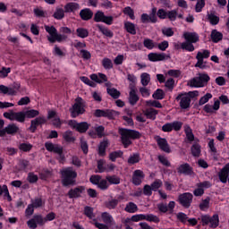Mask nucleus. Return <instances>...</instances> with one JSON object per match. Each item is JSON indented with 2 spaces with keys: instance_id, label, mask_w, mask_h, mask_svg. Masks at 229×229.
Masks as SVG:
<instances>
[{
  "instance_id": "obj_1",
  "label": "nucleus",
  "mask_w": 229,
  "mask_h": 229,
  "mask_svg": "<svg viewBox=\"0 0 229 229\" xmlns=\"http://www.w3.org/2000/svg\"><path fill=\"white\" fill-rule=\"evenodd\" d=\"M119 133L122 139V144L123 148H128L131 144V139H140L141 135L140 132L134 131V130H128V129H120Z\"/></svg>"
},
{
  "instance_id": "obj_2",
  "label": "nucleus",
  "mask_w": 229,
  "mask_h": 229,
  "mask_svg": "<svg viewBox=\"0 0 229 229\" xmlns=\"http://www.w3.org/2000/svg\"><path fill=\"white\" fill-rule=\"evenodd\" d=\"M62 183L64 187L74 185L76 183V176L78 174L71 167L63 168L60 171Z\"/></svg>"
},
{
  "instance_id": "obj_3",
  "label": "nucleus",
  "mask_w": 229,
  "mask_h": 229,
  "mask_svg": "<svg viewBox=\"0 0 229 229\" xmlns=\"http://www.w3.org/2000/svg\"><path fill=\"white\" fill-rule=\"evenodd\" d=\"M210 81V76L207 73H199L197 77L191 79L188 85L190 87L201 88L205 87Z\"/></svg>"
},
{
  "instance_id": "obj_4",
  "label": "nucleus",
  "mask_w": 229,
  "mask_h": 229,
  "mask_svg": "<svg viewBox=\"0 0 229 229\" xmlns=\"http://www.w3.org/2000/svg\"><path fill=\"white\" fill-rule=\"evenodd\" d=\"M87 217L90 219V223L92 225H95L96 228L98 229H110L106 224H101L98 222V219H99V214L94 212V208L88 207L87 208Z\"/></svg>"
},
{
  "instance_id": "obj_5",
  "label": "nucleus",
  "mask_w": 229,
  "mask_h": 229,
  "mask_svg": "<svg viewBox=\"0 0 229 229\" xmlns=\"http://www.w3.org/2000/svg\"><path fill=\"white\" fill-rule=\"evenodd\" d=\"M45 30L50 35L47 38L52 44H54V42H62V40H65V38H67V37L58 34L56 29L53 26H45Z\"/></svg>"
},
{
  "instance_id": "obj_6",
  "label": "nucleus",
  "mask_w": 229,
  "mask_h": 229,
  "mask_svg": "<svg viewBox=\"0 0 229 229\" xmlns=\"http://www.w3.org/2000/svg\"><path fill=\"white\" fill-rule=\"evenodd\" d=\"M202 225H208L210 228H217L219 226V215L215 214L212 216L204 215L201 216Z\"/></svg>"
},
{
  "instance_id": "obj_7",
  "label": "nucleus",
  "mask_w": 229,
  "mask_h": 229,
  "mask_svg": "<svg viewBox=\"0 0 229 229\" xmlns=\"http://www.w3.org/2000/svg\"><path fill=\"white\" fill-rule=\"evenodd\" d=\"M204 58H210L209 50L203 49L197 53V55H196L197 63L195 64V67H199V69H205L207 65L205 64V61H203Z\"/></svg>"
},
{
  "instance_id": "obj_8",
  "label": "nucleus",
  "mask_w": 229,
  "mask_h": 229,
  "mask_svg": "<svg viewBox=\"0 0 229 229\" xmlns=\"http://www.w3.org/2000/svg\"><path fill=\"white\" fill-rule=\"evenodd\" d=\"M95 117H107V119H115L119 112L112 109H97L94 112Z\"/></svg>"
},
{
  "instance_id": "obj_9",
  "label": "nucleus",
  "mask_w": 229,
  "mask_h": 229,
  "mask_svg": "<svg viewBox=\"0 0 229 229\" xmlns=\"http://www.w3.org/2000/svg\"><path fill=\"white\" fill-rule=\"evenodd\" d=\"M70 112L72 114V117H78L80 114L85 113V107L83 106V99L77 98L75 100V104L72 106V108H70Z\"/></svg>"
},
{
  "instance_id": "obj_10",
  "label": "nucleus",
  "mask_w": 229,
  "mask_h": 229,
  "mask_svg": "<svg viewBox=\"0 0 229 229\" xmlns=\"http://www.w3.org/2000/svg\"><path fill=\"white\" fill-rule=\"evenodd\" d=\"M176 101H179L180 107L182 110H187L191 107V96L187 93H181L176 97Z\"/></svg>"
},
{
  "instance_id": "obj_11",
  "label": "nucleus",
  "mask_w": 229,
  "mask_h": 229,
  "mask_svg": "<svg viewBox=\"0 0 229 229\" xmlns=\"http://www.w3.org/2000/svg\"><path fill=\"white\" fill-rule=\"evenodd\" d=\"M45 148L50 153H56L57 155H59L60 162H62V160H64V155H62V153H64V148H62V146H60L58 144H54L52 142H47L45 144Z\"/></svg>"
},
{
  "instance_id": "obj_12",
  "label": "nucleus",
  "mask_w": 229,
  "mask_h": 229,
  "mask_svg": "<svg viewBox=\"0 0 229 229\" xmlns=\"http://www.w3.org/2000/svg\"><path fill=\"white\" fill-rule=\"evenodd\" d=\"M194 196H192V193H182L179 195V203L182 205V207H184V208H189L191 207V204L192 203V199Z\"/></svg>"
},
{
  "instance_id": "obj_13",
  "label": "nucleus",
  "mask_w": 229,
  "mask_h": 229,
  "mask_svg": "<svg viewBox=\"0 0 229 229\" xmlns=\"http://www.w3.org/2000/svg\"><path fill=\"white\" fill-rule=\"evenodd\" d=\"M95 22H105V24H108L110 26L112 22H114V18L112 16H106L103 12H97L94 16Z\"/></svg>"
},
{
  "instance_id": "obj_14",
  "label": "nucleus",
  "mask_w": 229,
  "mask_h": 229,
  "mask_svg": "<svg viewBox=\"0 0 229 229\" xmlns=\"http://www.w3.org/2000/svg\"><path fill=\"white\" fill-rule=\"evenodd\" d=\"M155 140L157 141V144L161 151H164L165 153L171 152V148L169 147V143L167 142V140H165V138L156 136Z\"/></svg>"
},
{
  "instance_id": "obj_15",
  "label": "nucleus",
  "mask_w": 229,
  "mask_h": 229,
  "mask_svg": "<svg viewBox=\"0 0 229 229\" xmlns=\"http://www.w3.org/2000/svg\"><path fill=\"white\" fill-rule=\"evenodd\" d=\"M68 125L71 126L72 130L79 131V133H85V131H87V123H78V122L74 120H70Z\"/></svg>"
},
{
  "instance_id": "obj_16",
  "label": "nucleus",
  "mask_w": 229,
  "mask_h": 229,
  "mask_svg": "<svg viewBox=\"0 0 229 229\" xmlns=\"http://www.w3.org/2000/svg\"><path fill=\"white\" fill-rule=\"evenodd\" d=\"M177 173L179 174H184L185 176H192V174H194V171L192 170L191 165L188 163L180 165L177 167Z\"/></svg>"
},
{
  "instance_id": "obj_17",
  "label": "nucleus",
  "mask_w": 229,
  "mask_h": 229,
  "mask_svg": "<svg viewBox=\"0 0 229 229\" xmlns=\"http://www.w3.org/2000/svg\"><path fill=\"white\" fill-rule=\"evenodd\" d=\"M148 58L149 62H164V60H167L169 56L165 55V53H149L148 55Z\"/></svg>"
},
{
  "instance_id": "obj_18",
  "label": "nucleus",
  "mask_w": 229,
  "mask_h": 229,
  "mask_svg": "<svg viewBox=\"0 0 229 229\" xmlns=\"http://www.w3.org/2000/svg\"><path fill=\"white\" fill-rule=\"evenodd\" d=\"M229 176V163H227L218 173V178L222 183L228 182Z\"/></svg>"
},
{
  "instance_id": "obj_19",
  "label": "nucleus",
  "mask_w": 229,
  "mask_h": 229,
  "mask_svg": "<svg viewBox=\"0 0 229 229\" xmlns=\"http://www.w3.org/2000/svg\"><path fill=\"white\" fill-rule=\"evenodd\" d=\"M144 172L141 170H135L132 175V183L134 185H140L144 180Z\"/></svg>"
},
{
  "instance_id": "obj_20",
  "label": "nucleus",
  "mask_w": 229,
  "mask_h": 229,
  "mask_svg": "<svg viewBox=\"0 0 229 229\" xmlns=\"http://www.w3.org/2000/svg\"><path fill=\"white\" fill-rule=\"evenodd\" d=\"M182 37L186 42H191L192 44L199 42V36L196 32H184Z\"/></svg>"
},
{
  "instance_id": "obj_21",
  "label": "nucleus",
  "mask_w": 229,
  "mask_h": 229,
  "mask_svg": "<svg viewBox=\"0 0 229 229\" xmlns=\"http://www.w3.org/2000/svg\"><path fill=\"white\" fill-rule=\"evenodd\" d=\"M19 126H17L15 123H11L4 129V137L6 135V133L7 135H15L16 133H19Z\"/></svg>"
},
{
  "instance_id": "obj_22",
  "label": "nucleus",
  "mask_w": 229,
  "mask_h": 229,
  "mask_svg": "<svg viewBox=\"0 0 229 229\" xmlns=\"http://www.w3.org/2000/svg\"><path fill=\"white\" fill-rule=\"evenodd\" d=\"M140 97L137 95V90L135 88H131V90L129 92V103L131 105V106H135L137 103L139 102Z\"/></svg>"
},
{
  "instance_id": "obj_23",
  "label": "nucleus",
  "mask_w": 229,
  "mask_h": 229,
  "mask_svg": "<svg viewBox=\"0 0 229 229\" xmlns=\"http://www.w3.org/2000/svg\"><path fill=\"white\" fill-rule=\"evenodd\" d=\"M143 114L147 119H151V121H155L157 119V115H158V110L149 107L143 111Z\"/></svg>"
},
{
  "instance_id": "obj_24",
  "label": "nucleus",
  "mask_w": 229,
  "mask_h": 229,
  "mask_svg": "<svg viewBox=\"0 0 229 229\" xmlns=\"http://www.w3.org/2000/svg\"><path fill=\"white\" fill-rule=\"evenodd\" d=\"M81 194H85V187L80 186L68 192L69 198H80Z\"/></svg>"
},
{
  "instance_id": "obj_25",
  "label": "nucleus",
  "mask_w": 229,
  "mask_h": 229,
  "mask_svg": "<svg viewBox=\"0 0 229 229\" xmlns=\"http://www.w3.org/2000/svg\"><path fill=\"white\" fill-rule=\"evenodd\" d=\"M140 21L142 24H148L149 22L155 24L158 21V19L157 18V16H151V14L142 13L140 16Z\"/></svg>"
},
{
  "instance_id": "obj_26",
  "label": "nucleus",
  "mask_w": 229,
  "mask_h": 229,
  "mask_svg": "<svg viewBox=\"0 0 229 229\" xmlns=\"http://www.w3.org/2000/svg\"><path fill=\"white\" fill-rule=\"evenodd\" d=\"M123 26L127 33H130V35H137V26L135 23L131 21H124Z\"/></svg>"
},
{
  "instance_id": "obj_27",
  "label": "nucleus",
  "mask_w": 229,
  "mask_h": 229,
  "mask_svg": "<svg viewBox=\"0 0 229 229\" xmlns=\"http://www.w3.org/2000/svg\"><path fill=\"white\" fill-rule=\"evenodd\" d=\"M90 79L92 81H96V83H105L108 81V78L104 73H93L90 75Z\"/></svg>"
},
{
  "instance_id": "obj_28",
  "label": "nucleus",
  "mask_w": 229,
  "mask_h": 229,
  "mask_svg": "<svg viewBox=\"0 0 229 229\" xmlns=\"http://www.w3.org/2000/svg\"><path fill=\"white\" fill-rule=\"evenodd\" d=\"M95 131L97 134L94 131H89V135L93 139H96V137H98L99 139L105 137V127L102 125L96 127Z\"/></svg>"
},
{
  "instance_id": "obj_29",
  "label": "nucleus",
  "mask_w": 229,
  "mask_h": 229,
  "mask_svg": "<svg viewBox=\"0 0 229 229\" xmlns=\"http://www.w3.org/2000/svg\"><path fill=\"white\" fill-rule=\"evenodd\" d=\"M97 28H98L100 33H102V35H104L105 37H107V38H112L114 37V32L108 28L103 25H97Z\"/></svg>"
},
{
  "instance_id": "obj_30",
  "label": "nucleus",
  "mask_w": 229,
  "mask_h": 229,
  "mask_svg": "<svg viewBox=\"0 0 229 229\" xmlns=\"http://www.w3.org/2000/svg\"><path fill=\"white\" fill-rule=\"evenodd\" d=\"M151 82V75L148 72H143L140 74V83L142 87H148Z\"/></svg>"
},
{
  "instance_id": "obj_31",
  "label": "nucleus",
  "mask_w": 229,
  "mask_h": 229,
  "mask_svg": "<svg viewBox=\"0 0 229 229\" xmlns=\"http://www.w3.org/2000/svg\"><path fill=\"white\" fill-rule=\"evenodd\" d=\"M124 210L128 214H135V212H139V207L133 202H129L126 204Z\"/></svg>"
},
{
  "instance_id": "obj_32",
  "label": "nucleus",
  "mask_w": 229,
  "mask_h": 229,
  "mask_svg": "<svg viewBox=\"0 0 229 229\" xmlns=\"http://www.w3.org/2000/svg\"><path fill=\"white\" fill-rule=\"evenodd\" d=\"M108 141L107 140H104L102 142H100L98 147V155L100 157H105L106 155V148H108Z\"/></svg>"
},
{
  "instance_id": "obj_33",
  "label": "nucleus",
  "mask_w": 229,
  "mask_h": 229,
  "mask_svg": "<svg viewBox=\"0 0 229 229\" xmlns=\"http://www.w3.org/2000/svg\"><path fill=\"white\" fill-rule=\"evenodd\" d=\"M40 112L36 109H30L24 112V119H34V117H38Z\"/></svg>"
},
{
  "instance_id": "obj_34",
  "label": "nucleus",
  "mask_w": 229,
  "mask_h": 229,
  "mask_svg": "<svg viewBox=\"0 0 229 229\" xmlns=\"http://www.w3.org/2000/svg\"><path fill=\"white\" fill-rule=\"evenodd\" d=\"M130 221H132L133 223H139V221H146V215L145 214H138L134 215L130 218H127L125 220V223H130Z\"/></svg>"
},
{
  "instance_id": "obj_35",
  "label": "nucleus",
  "mask_w": 229,
  "mask_h": 229,
  "mask_svg": "<svg viewBox=\"0 0 229 229\" xmlns=\"http://www.w3.org/2000/svg\"><path fill=\"white\" fill-rule=\"evenodd\" d=\"M211 39L213 42L217 44V42H219L220 40H223V33L217 31L216 30H212Z\"/></svg>"
},
{
  "instance_id": "obj_36",
  "label": "nucleus",
  "mask_w": 229,
  "mask_h": 229,
  "mask_svg": "<svg viewBox=\"0 0 229 229\" xmlns=\"http://www.w3.org/2000/svg\"><path fill=\"white\" fill-rule=\"evenodd\" d=\"M3 194L5 199L12 201V196H10V191H8V186H0V196H3Z\"/></svg>"
},
{
  "instance_id": "obj_37",
  "label": "nucleus",
  "mask_w": 229,
  "mask_h": 229,
  "mask_svg": "<svg viewBox=\"0 0 229 229\" xmlns=\"http://www.w3.org/2000/svg\"><path fill=\"white\" fill-rule=\"evenodd\" d=\"M208 21L212 26H217V24H219V17L215 15L214 13H208Z\"/></svg>"
},
{
  "instance_id": "obj_38",
  "label": "nucleus",
  "mask_w": 229,
  "mask_h": 229,
  "mask_svg": "<svg viewBox=\"0 0 229 229\" xmlns=\"http://www.w3.org/2000/svg\"><path fill=\"white\" fill-rule=\"evenodd\" d=\"M143 46L147 49L151 50V49H155V47H157V45L155 41H153V39L145 38L143 41Z\"/></svg>"
},
{
  "instance_id": "obj_39",
  "label": "nucleus",
  "mask_w": 229,
  "mask_h": 229,
  "mask_svg": "<svg viewBox=\"0 0 229 229\" xmlns=\"http://www.w3.org/2000/svg\"><path fill=\"white\" fill-rule=\"evenodd\" d=\"M101 217L103 223H105L106 225H112V223L114 222V217L109 213H102Z\"/></svg>"
},
{
  "instance_id": "obj_40",
  "label": "nucleus",
  "mask_w": 229,
  "mask_h": 229,
  "mask_svg": "<svg viewBox=\"0 0 229 229\" xmlns=\"http://www.w3.org/2000/svg\"><path fill=\"white\" fill-rule=\"evenodd\" d=\"M107 94L113 98V99H119L121 92L115 88H107Z\"/></svg>"
},
{
  "instance_id": "obj_41",
  "label": "nucleus",
  "mask_w": 229,
  "mask_h": 229,
  "mask_svg": "<svg viewBox=\"0 0 229 229\" xmlns=\"http://www.w3.org/2000/svg\"><path fill=\"white\" fill-rule=\"evenodd\" d=\"M65 12H76V10H80V5L76 3H69L64 6Z\"/></svg>"
},
{
  "instance_id": "obj_42",
  "label": "nucleus",
  "mask_w": 229,
  "mask_h": 229,
  "mask_svg": "<svg viewBox=\"0 0 229 229\" xmlns=\"http://www.w3.org/2000/svg\"><path fill=\"white\" fill-rule=\"evenodd\" d=\"M191 155L193 157H199L201 155V147L199 144L195 143L191 146Z\"/></svg>"
},
{
  "instance_id": "obj_43",
  "label": "nucleus",
  "mask_w": 229,
  "mask_h": 229,
  "mask_svg": "<svg viewBox=\"0 0 229 229\" xmlns=\"http://www.w3.org/2000/svg\"><path fill=\"white\" fill-rule=\"evenodd\" d=\"M102 65L104 69H106V70L114 69V64L112 63V59L108 57H105L102 60Z\"/></svg>"
},
{
  "instance_id": "obj_44",
  "label": "nucleus",
  "mask_w": 229,
  "mask_h": 229,
  "mask_svg": "<svg viewBox=\"0 0 229 229\" xmlns=\"http://www.w3.org/2000/svg\"><path fill=\"white\" fill-rule=\"evenodd\" d=\"M181 47L185 51H189V53H192V51H194L195 49L194 45H192V43L189 41L181 43Z\"/></svg>"
},
{
  "instance_id": "obj_45",
  "label": "nucleus",
  "mask_w": 229,
  "mask_h": 229,
  "mask_svg": "<svg viewBox=\"0 0 229 229\" xmlns=\"http://www.w3.org/2000/svg\"><path fill=\"white\" fill-rule=\"evenodd\" d=\"M123 155V153L122 150L111 152L109 154V159L111 160V162H115V160H117V158H121Z\"/></svg>"
},
{
  "instance_id": "obj_46",
  "label": "nucleus",
  "mask_w": 229,
  "mask_h": 229,
  "mask_svg": "<svg viewBox=\"0 0 229 229\" xmlns=\"http://www.w3.org/2000/svg\"><path fill=\"white\" fill-rule=\"evenodd\" d=\"M106 180L111 185H119V183H121V178L116 175L106 176Z\"/></svg>"
},
{
  "instance_id": "obj_47",
  "label": "nucleus",
  "mask_w": 229,
  "mask_h": 229,
  "mask_svg": "<svg viewBox=\"0 0 229 229\" xmlns=\"http://www.w3.org/2000/svg\"><path fill=\"white\" fill-rule=\"evenodd\" d=\"M63 138L66 142H74V140H76V138H74V136H72V131H66L63 134Z\"/></svg>"
},
{
  "instance_id": "obj_48",
  "label": "nucleus",
  "mask_w": 229,
  "mask_h": 229,
  "mask_svg": "<svg viewBox=\"0 0 229 229\" xmlns=\"http://www.w3.org/2000/svg\"><path fill=\"white\" fill-rule=\"evenodd\" d=\"M123 13H124V15H128V17H130L131 21H135V12L133 11V9H131V7H125Z\"/></svg>"
},
{
  "instance_id": "obj_49",
  "label": "nucleus",
  "mask_w": 229,
  "mask_h": 229,
  "mask_svg": "<svg viewBox=\"0 0 229 229\" xmlns=\"http://www.w3.org/2000/svg\"><path fill=\"white\" fill-rule=\"evenodd\" d=\"M140 162V156L139 154H132L128 158V164L133 165V164H139Z\"/></svg>"
},
{
  "instance_id": "obj_50",
  "label": "nucleus",
  "mask_w": 229,
  "mask_h": 229,
  "mask_svg": "<svg viewBox=\"0 0 229 229\" xmlns=\"http://www.w3.org/2000/svg\"><path fill=\"white\" fill-rule=\"evenodd\" d=\"M152 98L154 99H157V100H161V99H164V98H165V93L160 89H157L152 95Z\"/></svg>"
},
{
  "instance_id": "obj_51",
  "label": "nucleus",
  "mask_w": 229,
  "mask_h": 229,
  "mask_svg": "<svg viewBox=\"0 0 229 229\" xmlns=\"http://www.w3.org/2000/svg\"><path fill=\"white\" fill-rule=\"evenodd\" d=\"M145 221H148V223H160V218L153 214H147Z\"/></svg>"
},
{
  "instance_id": "obj_52",
  "label": "nucleus",
  "mask_w": 229,
  "mask_h": 229,
  "mask_svg": "<svg viewBox=\"0 0 229 229\" xmlns=\"http://www.w3.org/2000/svg\"><path fill=\"white\" fill-rule=\"evenodd\" d=\"M145 105L146 106H154V108H162V103L157 100H147Z\"/></svg>"
},
{
  "instance_id": "obj_53",
  "label": "nucleus",
  "mask_w": 229,
  "mask_h": 229,
  "mask_svg": "<svg viewBox=\"0 0 229 229\" xmlns=\"http://www.w3.org/2000/svg\"><path fill=\"white\" fill-rule=\"evenodd\" d=\"M98 173H105L106 172V161L100 159L98 161Z\"/></svg>"
},
{
  "instance_id": "obj_54",
  "label": "nucleus",
  "mask_w": 229,
  "mask_h": 229,
  "mask_svg": "<svg viewBox=\"0 0 229 229\" xmlns=\"http://www.w3.org/2000/svg\"><path fill=\"white\" fill-rule=\"evenodd\" d=\"M14 121H17L18 123H24V111L14 112Z\"/></svg>"
},
{
  "instance_id": "obj_55",
  "label": "nucleus",
  "mask_w": 229,
  "mask_h": 229,
  "mask_svg": "<svg viewBox=\"0 0 229 229\" xmlns=\"http://www.w3.org/2000/svg\"><path fill=\"white\" fill-rule=\"evenodd\" d=\"M184 131L187 140H189V142H193L194 133H192V129H191V127H187Z\"/></svg>"
},
{
  "instance_id": "obj_56",
  "label": "nucleus",
  "mask_w": 229,
  "mask_h": 229,
  "mask_svg": "<svg viewBox=\"0 0 229 229\" xmlns=\"http://www.w3.org/2000/svg\"><path fill=\"white\" fill-rule=\"evenodd\" d=\"M86 45L85 43H77L75 45V47H77V49H79L81 51V55L82 58H87V52L85 50H83V47H85Z\"/></svg>"
},
{
  "instance_id": "obj_57",
  "label": "nucleus",
  "mask_w": 229,
  "mask_h": 229,
  "mask_svg": "<svg viewBox=\"0 0 229 229\" xmlns=\"http://www.w3.org/2000/svg\"><path fill=\"white\" fill-rule=\"evenodd\" d=\"M140 93L142 96V98H149V96H151V90L146 88V86L140 88Z\"/></svg>"
},
{
  "instance_id": "obj_58",
  "label": "nucleus",
  "mask_w": 229,
  "mask_h": 229,
  "mask_svg": "<svg viewBox=\"0 0 229 229\" xmlns=\"http://www.w3.org/2000/svg\"><path fill=\"white\" fill-rule=\"evenodd\" d=\"M177 17H178V11L172 10L167 12L166 18L169 19V21H176Z\"/></svg>"
},
{
  "instance_id": "obj_59",
  "label": "nucleus",
  "mask_w": 229,
  "mask_h": 229,
  "mask_svg": "<svg viewBox=\"0 0 229 229\" xmlns=\"http://www.w3.org/2000/svg\"><path fill=\"white\" fill-rule=\"evenodd\" d=\"M176 217L178 221L183 223V225H185L189 219V216H187V215H185V213L182 212L177 213Z\"/></svg>"
},
{
  "instance_id": "obj_60",
  "label": "nucleus",
  "mask_w": 229,
  "mask_h": 229,
  "mask_svg": "<svg viewBox=\"0 0 229 229\" xmlns=\"http://www.w3.org/2000/svg\"><path fill=\"white\" fill-rule=\"evenodd\" d=\"M212 99V94L207 93L204 97H202L199 101V105L203 106L206 103H208V100Z\"/></svg>"
},
{
  "instance_id": "obj_61",
  "label": "nucleus",
  "mask_w": 229,
  "mask_h": 229,
  "mask_svg": "<svg viewBox=\"0 0 229 229\" xmlns=\"http://www.w3.org/2000/svg\"><path fill=\"white\" fill-rule=\"evenodd\" d=\"M97 185L98 189H100L101 191H106V189H108V181L105 179H101L98 184Z\"/></svg>"
},
{
  "instance_id": "obj_62",
  "label": "nucleus",
  "mask_w": 229,
  "mask_h": 229,
  "mask_svg": "<svg viewBox=\"0 0 229 229\" xmlns=\"http://www.w3.org/2000/svg\"><path fill=\"white\" fill-rule=\"evenodd\" d=\"M162 185H163L162 180L160 179L155 180L154 182L151 184L152 191H157V190L160 189Z\"/></svg>"
},
{
  "instance_id": "obj_63",
  "label": "nucleus",
  "mask_w": 229,
  "mask_h": 229,
  "mask_svg": "<svg viewBox=\"0 0 229 229\" xmlns=\"http://www.w3.org/2000/svg\"><path fill=\"white\" fill-rule=\"evenodd\" d=\"M51 171L43 170L39 174V178H41V180H47V178H51Z\"/></svg>"
},
{
  "instance_id": "obj_64",
  "label": "nucleus",
  "mask_w": 229,
  "mask_h": 229,
  "mask_svg": "<svg viewBox=\"0 0 229 229\" xmlns=\"http://www.w3.org/2000/svg\"><path fill=\"white\" fill-rule=\"evenodd\" d=\"M31 148H33V146L30 143H21L19 146L21 151H30Z\"/></svg>"
}]
</instances>
